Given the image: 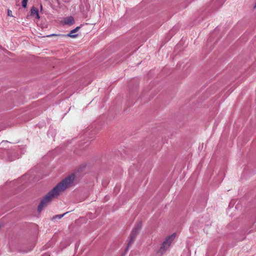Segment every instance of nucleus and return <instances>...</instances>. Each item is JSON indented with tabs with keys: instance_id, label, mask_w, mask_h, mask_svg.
Instances as JSON below:
<instances>
[{
	"instance_id": "f257e3e1",
	"label": "nucleus",
	"mask_w": 256,
	"mask_h": 256,
	"mask_svg": "<svg viewBox=\"0 0 256 256\" xmlns=\"http://www.w3.org/2000/svg\"><path fill=\"white\" fill-rule=\"evenodd\" d=\"M74 175L72 174L58 184L52 190L48 192L42 200L38 206V211H41L44 207L47 206L53 198L57 197L66 188L74 186Z\"/></svg>"
},
{
	"instance_id": "f03ea898",
	"label": "nucleus",
	"mask_w": 256,
	"mask_h": 256,
	"mask_svg": "<svg viewBox=\"0 0 256 256\" xmlns=\"http://www.w3.org/2000/svg\"><path fill=\"white\" fill-rule=\"evenodd\" d=\"M175 237H176L175 234H173L170 236H166L160 247V252H165L168 248L170 246L172 242L174 239Z\"/></svg>"
},
{
	"instance_id": "7ed1b4c3",
	"label": "nucleus",
	"mask_w": 256,
	"mask_h": 256,
	"mask_svg": "<svg viewBox=\"0 0 256 256\" xmlns=\"http://www.w3.org/2000/svg\"><path fill=\"white\" fill-rule=\"evenodd\" d=\"M141 228L140 224H138L136 226L132 231V232L130 236V240L128 243V245L133 242L134 240L138 234L139 231Z\"/></svg>"
},
{
	"instance_id": "20e7f679",
	"label": "nucleus",
	"mask_w": 256,
	"mask_h": 256,
	"mask_svg": "<svg viewBox=\"0 0 256 256\" xmlns=\"http://www.w3.org/2000/svg\"><path fill=\"white\" fill-rule=\"evenodd\" d=\"M63 22L66 24L72 25L74 24V18L72 16L65 18L63 20Z\"/></svg>"
},
{
	"instance_id": "39448f33",
	"label": "nucleus",
	"mask_w": 256,
	"mask_h": 256,
	"mask_svg": "<svg viewBox=\"0 0 256 256\" xmlns=\"http://www.w3.org/2000/svg\"><path fill=\"white\" fill-rule=\"evenodd\" d=\"M80 28V27H79V26L76 27V28L72 30L67 35H66V36H69V37H70L72 38H76L77 36V34H74L77 32ZM60 36H65V35H60Z\"/></svg>"
},
{
	"instance_id": "423d86ee",
	"label": "nucleus",
	"mask_w": 256,
	"mask_h": 256,
	"mask_svg": "<svg viewBox=\"0 0 256 256\" xmlns=\"http://www.w3.org/2000/svg\"><path fill=\"white\" fill-rule=\"evenodd\" d=\"M30 15L34 16L38 19L40 18V16L38 12V10L34 7H32L31 9Z\"/></svg>"
},
{
	"instance_id": "0eeeda50",
	"label": "nucleus",
	"mask_w": 256,
	"mask_h": 256,
	"mask_svg": "<svg viewBox=\"0 0 256 256\" xmlns=\"http://www.w3.org/2000/svg\"><path fill=\"white\" fill-rule=\"evenodd\" d=\"M28 1V0H22V6L24 8H26V7Z\"/></svg>"
},
{
	"instance_id": "6e6552de",
	"label": "nucleus",
	"mask_w": 256,
	"mask_h": 256,
	"mask_svg": "<svg viewBox=\"0 0 256 256\" xmlns=\"http://www.w3.org/2000/svg\"><path fill=\"white\" fill-rule=\"evenodd\" d=\"M8 15L10 16H12V10H8Z\"/></svg>"
},
{
	"instance_id": "1a4fd4ad",
	"label": "nucleus",
	"mask_w": 256,
	"mask_h": 256,
	"mask_svg": "<svg viewBox=\"0 0 256 256\" xmlns=\"http://www.w3.org/2000/svg\"><path fill=\"white\" fill-rule=\"evenodd\" d=\"M64 214H62V215H56V216L54 218H58L59 219L60 218H61L63 216H64Z\"/></svg>"
},
{
	"instance_id": "9d476101",
	"label": "nucleus",
	"mask_w": 256,
	"mask_h": 256,
	"mask_svg": "<svg viewBox=\"0 0 256 256\" xmlns=\"http://www.w3.org/2000/svg\"><path fill=\"white\" fill-rule=\"evenodd\" d=\"M57 36V35H56V34H52L50 36Z\"/></svg>"
},
{
	"instance_id": "9b49d317",
	"label": "nucleus",
	"mask_w": 256,
	"mask_h": 256,
	"mask_svg": "<svg viewBox=\"0 0 256 256\" xmlns=\"http://www.w3.org/2000/svg\"><path fill=\"white\" fill-rule=\"evenodd\" d=\"M42 5H40V9H41V10H42Z\"/></svg>"
},
{
	"instance_id": "f8f14e48",
	"label": "nucleus",
	"mask_w": 256,
	"mask_h": 256,
	"mask_svg": "<svg viewBox=\"0 0 256 256\" xmlns=\"http://www.w3.org/2000/svg\"><path fill=\"white\" fill-rule=\"evenodd\" d=\"M254 8H256V4H255Z\"/></svg>"
},
{
	"instance_id": "ddd939ff",
	"label": "nucleus",
	"mask_w": 256,
	"mask_h": 256,
	"mask_svg": "<svg viewBox=\"0 0 256 256\" xmlns=\"http://www.w3.org/2000/svg\"><path fill=\"white\" fill-rule=\"evenodd\" d=\"M0 47H1V46H0Z\"/></svg>"
}]
</instances>
